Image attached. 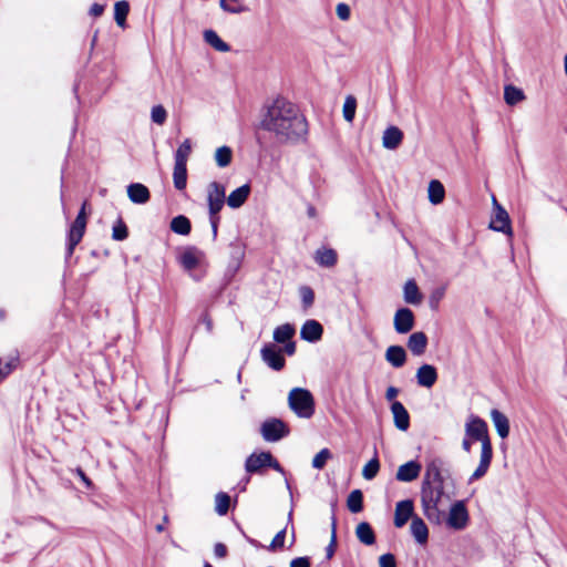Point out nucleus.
I'll return each mask as SVG.
<instances>
[{
  "label": "nucleus",
  "instance_id": "44",
  "mask_svg": "<svg viewBox=\"0 0 567 567\" xmlns=\"http://www.w3.org/2000/svg\"><path fill=\"white\" fill-rule=\"evenodd\" d=\"M380 470V463H379V460L377 457H373L372 460H370L364 466H363V470H362V476L368 480V481H371L373 480L378 472Z\"/></svg>",
  "mask_w": 567,
  "mask_h": 567
},
{
  "label": "nucleus",
  "instance_id": "52",
  "mask_svg": "<svg viewBox=\"0 0 567 567\" xmlns=\"http://www.w3.org/2000/svg\"><path fill=\"white\" fill-rule=\"evenodd\" d=\"M379 565L380 567H396L395 557L390 553L383 554L379 558Z\"/></svg>",
  "mask_w": 567,
  "mask_h": 567
},
{
  "label": "nucleus",
  "instance_id": "59",
  "mask_svg": "<svg viewBox=\"0 0 567 567\" xmlns=\"http://www.w3.org/2000/svg\"><path fill=\"white\" fill-rule=\"evenodd\" d=\"M200 320L205 324L207 332L210 333L213 331V320H212V318L207 313H204L202 316Z\"/></svg>",
  "mask_w": 567,
  "mask_h": 567
},
{
  "label": "nucleus",
  "instance_id": "33",
  "mask_svg": "<svg viewBox=\"0 0 567 567\" xmlns=\"http://www.w3.org/2000/svg\"><path fill=\"white\" fill-rule=\"evenodd\" d=\"M219 7L223 11L231 14H240L249 11V8L243 0H219Z\"/></svg>",
  "mask_w": 567,
  "mask_h": 567
},
{
  "label": "nucleus",
  "instance_id": "49",
  "mask_svg": "<svg viewBox=\"0 0 567 567\" xmlns=\"http://www.w3.org/2000/svg\"><path fill=\"white\" fill-rule=\"evenodd\" d=\"M152 121L158 125H163L167 118V112L162 105H155L151 112Z\"/></svg>",
  "mask_w": 567,
  "mask_h": 567
},
{
  "label": "nucleus",
  "instance_id": "36",
  "mask_svg": "<svg viewBox=\"0 0 567 567\" xmlns=\"http://www.w3.org/2000/svg\"><path fill=\"white\" fill-rule=\"evenodd\" d=\"M130 12V4L127 1L122 0L117 1L114 4V20L116 24L121 28H124L126 24V17Z\"/></svg>",
  "mask_w": 567,
  "mask_h": 567
},
{
  "label": "nucleus",
  "instance_id": "63",
  "mask_svg": "<svg viewBox=\"0 0 567 567\" xmlns=\"http://www.w3.org/2000/svg\"><path fill=\"white\" fill-rule=\"evenodd\" d=\"M308 215H309L310 217H315V215H316V209H315L312 206H310V207L308 208Z\"/></svg>",
  "mask_w": 567,
  "mask_h": 567
},
{
  "label": "nucleus",
  "instance_id": "43",
  "mask_svg": "<svg viewBox=\"0 0 567 567\" xmlns=\"http://www.w3.org/2000/svg\"><path fill=\"white\" fill-rule=\"evenodd\" d=\"M357 100L352 95H348L343 103V117L347 122H352L355 115Z\"/></svg>",
  "mask_w": 567,
  "mask_h": 567
},
{
  "label": "nucleus",
  "instance_id": "21",
  "mask_svg": "<svg viewBox=\"0 0 567 567\" xmlns=\"http://www.w3.org/2000/svg\"><path fill=\"white\" fill-rule=\"evenodd\" d=\"M403 140V132L396 126H389L383 132L382 145L386 150H395Z\"/></svg>",
  "mask_w": 567,
  "mask_h": 567
},
{
  "label": "nucleus",
  "instance_id": "58",
  "mask_svg": "<svg viewBox=\"0 0 567 567\" xmlns=\"http://www.w3.org/2000/svg\"><path fill=\"white\" fill-rule=\"evenodd\" d=\"M103 11L104 7L102 4L94 3L90 9V14L93 17H100L103 13Z\"/></svg>",
  "mask_w": 567,
  "mask_h": 567
},
{
  "label": "nucleus",
  "instance_id": "12",
  "mask_svg": "<svg viewBox=\"0 0 567 567\" xmlns=\"http://www.w3.org/2000/svg\"><path fill=\"white\" fill-rule=\"evenodd\" d=\"M414 504L412 499L400 501L395 504L393 524L396 528H402L409 519L414 517Z\"/></svg>",
  "mask_w": 567,
  "mask_h": 567
},
{
  "label": "nucleus",
  "instance_id": "46",
  "mask_svg": "<svg viewBox=\"0 0 567 567\" xmlns=\"http://www.w3.org/2000/svg\"><path fill=\"white\" fill-rule=\"evenodd\" d=\"M329 458H331V452L328 449H322L312 458V467L322 470Z\"/></svg>",
  "mask_w": 567,
  "mask_h": 567
},
{
  "label": "nucleus",
  "instance_id": "17",
  "mask_svg": "<svg viewBox=\"0 0 567 567\" xmlns=\"http://www.w3.org/2000/svg\"><path fill=\"white\" fill-rule=\"evenodd\" d=\"M323 328L321 323L317 320L309 319L307 320L300 330L301 339L308 342H317L322 338Z\"/></svg>",
  "mask_w": 567,
  "mask_h": 567
},
{
  "label": "nucleus",
  "instance_id": "5",
  "mask_svg": "<svg viewBox=\"0 0 567 567\" xmlns=\"http://www.w3.org/2000/svg\"><path fill=\"white\" fill-rule=\"evenodd\" d=\"M288 405L301 419H310L315 413V400L311 392L303 388H293L288 394Z\"/></svg>",
  "mask_w": 567,
  "mask_h": 567
},
{
  "label": "nucleus",
  "instance_id": "37",
  "mask_svg": "<svg viewBox=\"0 0 567 567\" xmlns=\"http://www.w3.org/2000/svg\"><path fill=\"white\" fill-rule=\"evenodd\" d=\"M233 159V151L229 146H220L215 152V162L218 167L224 168L230 165Z\"/></svg>",
  "mask_w": 567,
  "mask_h": 567
},
{
  "label": "nucleus",
  "instance_id": "26",
  "mask_svg": "<svg viewBox=\"0 0 567 567\" xmlns=\"http://www.w3.org/2000/svg\"><path fill=\"white\" fill-rule=\"evenodd\" d=\"M403 298L409 305H420L423 300V296L419 290L416 282L410 279L403 287Z\"/></svg>",
  "mask_w": 567,
  "mask_h": 567
},
{
  "label": "nucleus",
  "instance_id": "27",
  "mask_svg": "<svg viewBox=\"0 0 567 567\" xmlns=\"http://www.w3.org/2000/svg\"><path fill=\"white\" fill-rule=\"evenodd\" d=\"M491 419L494 423V426L497 431V434L505 439L509 434V421L505 414H503L501 411L493 409L491 411Z\"/></svg>",
  "mask_w": 567,
  "mask_h": 567
},
{
  "label": "nucleus",
  "instance_id": "48",
  "mask_svg": "<svg viewBox=\"0 0 567 567\" xmlns=\"http://www.w3.org/2000/svg\"><path fill=\"white\" fill-rule=\"evenodd\" d=\"M18 357H12L6 361L2 367V359L0 358V382L6 379L17 367Z\"/></svg>",
  "mask_w": 567,
  "mask_h": 567
},
{
  "label": "nucleus",
  "instance_id": "42",
  "mask_svg": "<svg viewBox=\"0 0 567 567\" xmlns=\"http://www.w3.org/2000/svg\"><path fill=\"white\" fill-rule=\"evenodd\" d=\"M337 547V519L336 516L331 517V537L328 546L326 547V558L329 560L333 557Z\"/></svg>",
  "mask_w": 567,
  "mask_h": 567
},
{
  "label": "nucleus",
  "instance_id": "61",
  "mask_svg": "<svg viewBox=\"0 0 567 567\" xmlns=\"http://www.w3.org/2000/svg\"><path fill=\"white\" fill-rule=\"evenodd\" d=\"M473 442H474V441H473L471 437H468V436H466V435H465V437H464V439H463V441H462V449H463L466 453H470V452H471V450H472V443H473Z\"/></svg>",
  "mask_w": 567,
  "mask_h": 567
},
{
  "label": "nucleus",
  "instance_id": "39",
  "mask_svg": "<svg viewBox=\"0 0 567 567\" xmlns=\"http://www.w3.org/2000/svg\"><path fill=\"white\" fill-rule=\"evenodd\" d=\"M525 99L524 92L514 86V85H506L504 89V100L508 105H515L519 102H522Z\"/></svg>",
  "mask_w": 567,
  "mask_h": 567
},
{
  "label": "nucleus",
  "instance_id": "3",
  "mask_svg": "<svg viewBox=\"0 0 567 567\" xmlns=\"http://www.w3.org/2000/svg\"><path fill=\"white\" fill-rule=\"evenodd\" d=\"M420 496L424 516L432 524H441L445 517V507L452 498L445 483L421 485Z\"/></svg>",
  "mask_w": 567,
  "mask_h": 567
},
{
  "label": "nucleus",
  "instance_id": "30",
  "mask_svg": "<svg viewBox=\"0 0 567 567\" xmlns=\"http://www.w3.org/2000/svg\"><path fill=\"white\" fill-rule=\"evenodd\" d=\"M355 535L358 539L367 546H371L375 543V534L371 525L367 522H361L357 525Z\"/></svg>",
  "mask_w": 567,
  "mask_h": 567
},
{
  "label": "nucleus",
  "instance_id": "56",
  "mask_svg": "<svg viewBox=\"0 0 567 567\" xmlns=\"http://www.w3.org/2000/svg\"><path fill=\"white\" fill-rule=\"evenodd\" d=\"M75 473L87 488H91L93 486L92 481L86 476V474L81 467H78L75 470Z\"/></svg>",
  "mask_w": 567,
  "mask_h": 567
},
{
  "label": "nucleus",
  "instance_id": "25",
  "mask_svg": "<svg viewBox=\"0 0 567 567\" xmlns=\"http://www.w3.org/2000/svg\"><path fill=\"white\" fill-rule=\"evenodd\" d=\"M385 360L394 368H401L406 361V352L401 346H390L385 351Z\"/></svg>",
  "mask_w": 567,
  "mask_h": 567
},
{
  "label": "nucleus",
  "instance_id": "15",
  "mask_svg": "<svg viewBox=\"0 0 567 567\" xmlns=\"http://www.w3.org/2000/svg\"><path fill=\"white\" fill-rule=\"evenodd\" d=\"M493 203L495 206V216L492 219L489 227L493 230L501 231L507 235L512 234L511 220L507 212L498 205L495 198H493Z\"/></svg>",
  "mask_w": 567,
  "mask_h": 567
},
{
  "label": "nucleus",
  "instance_id": "53",
  "mask_svg": "<svg viewBox=\"0 0 567 567\" xmlns=\"http://www.w3.org/2000/svg\"><path fill=\"white\" fill-rule=\"evenodd\" d=\"M337 16L340 20L347 21L350 18V7L346 3H339L336 8Z\"/></svg>",
  "mask_w": 567,
  "mask_h": 567
},
{
  "label": "nucleus",
  "instance_id": "54",
  "mask_svg": "<svg viewBox=\"0 0 567 567\" xmlns=\"http://www.w3.org/2000/svg\"><path fill=\"white\" fill-rule=\"evenodd\" d=\"M290 567H310L309 557H297L290 561Z\"/></svg>",
  "mask_w": 567,
  "mask_h": 567
},
{
  "label": "nucleus",
  "instance_id": "55",
  "mask_svg": "<svg viewBox=\"0 0 567 567\" xmlns=\"http://www.w3.org/2000/svg\"><path fill=\"white\" fill-rule=\"evenodd\" d=\"M214 554L218 558H224L227 555V547L223 543H217L214 546Z\"/></svg>",
  "mask_w": 567,
  "mask_h": 567
},
{
  "label": "nucleus",
  "instance_id": "19",
  "mask_svg": "<svg viewBox=\"0 0 567 567\" xmlns=\"http://www.w3.org/2000/svg\"><path fill=\"white\" fill-rule=\"evenodd\" d=\"M416 382L424 388H432L437 380V371L431 364H422L416 371Z\"/></svg>",
  "mask_w": 567,
  "mask_h": 567
},
{
  "label": "nucleus",
  "instance_id": "2",
  "mask_svg": "<svg viewBox=\"0 0 567 567\" xmlns=\"http://www.w3.org/2000/svg\"><path fill=\"white\" fill-rule=\"evenodd\" d=\"M465 435L473 441L481 442L480 464L468 477L467 483L472 484L486 475L493 458V447L488 435L487 423L476 415H470L465 423Z\"/></svg>",
  "mask_w": 567,
  "mask_h": 567
},
{
  "label": "nucleus",
  "instance_id": "14",
  "mask_svg": "<svg viewBox=\"0 0 567 567\" xmlns=\"http://www.w3.org/2000/svg\"><path fill=\"white\" fill-rule=\"evenodd\" d=\"M204 252L196 247H187L179 256L181 266L187 272L192 274L204 259Z\"/></svg>",
  "mask_w": 567,
  "mask_h": 567
},
{
  "label": "nucleus",
  "instance_id": "64",
  "mask_svg": "<svg viewBox=\"0 0 567 567\" xmlns=\"http://www.w3.org/2000/svg\"><path fill=\"white\" fill-rule=\"evenodd\" d=\"M565 73L567 74V54L565 56Z\"/></svg>",
  "mask_w": 567,
  "mask_h": 567
},
{
  "label": "nucleus",
  "instance_id": "1",
  "mask_svg": "<svg viewBox=\"0 0 567 567\" xmlns=\"http://www.w3.org/2000/svg\"><path fill=\"white\" fill-rule=\"evenodd\" d=\"M260 127L271 133L279 143H297L308 133V123L299 107L284 97L265 105Z\"/></svg>",
  "mask_w": 567,
  "mask_h": 567
},
{
  "label": "nucleus",
  "instance_id": "9",
  "mask_svg": "<svg viewBox=\"0 0 567 567\" xmlns=\"http://www.w3.org/2000/svg\"><path fill=\"white\" fill-rule=\"evenodd\" d=\"M444 461L441 457H431L426 461L425 473L421 485L445 483L443 476Z\"/></svg>",
  "mask_w": 567,
  "mask_h": 567
},
{
  "label": "nucleus",
  "instance_id": "47",
  "mask_svg": "<svg viewBox=\"0 0 567 567\" xmlns=\"http://www.w3.org/2000/svg\"><path fill=\"white\" fill-rule=\"evenodd\" d=\"M302 306L307 309L313 305L315 292L309 286H301L299 289Z\"/></svg>",
  "mask_w": 567,
  "mask_h": 567
},
{
  "label": "nucleus",
  "instance_id": "62",
  "mask_svg": "<svg viewBox=\"0 0 567 567\" xmlns=\"http://www.w3.org/2000/svg\"><path fill=\"white\" fill-rule=\"evenodd\" d=\"M164 528H165V527H164V523L157 524V525L155 526V529H156V532H158V533H162V532L164 530Z\"/></svg>",
  "mask_w": 567,
  "mask_h": 567
},
{
  "label": "nucleus",
  "instance_id": "51",
  "mask_svg": "<svg viewBox=\"0 0 567 567\" xmlns=\"http://www.w3.org/2000/svg\"><path fill=\"white\" fill-rule=\"evenodd\" d=\"M285 537H286V528H284V529L279 530V532L275 535V537H274L272 542H271V543H270V545L268 546V549H269V550H276V549H278V548L284 547V545H285Z\"/></svg>",
  "mask_w": 567,
  "mask_h": 567
},
{
  "label": "nucleus",
  "instance_id": "34",
  "mask_svg": "<svg viewBox=\"0 0 567 567\" xmlns=\"http://www.w3.org/2000/svg\"><path fill=\"white\" fill-rule=\"evenodd\" d=\"M295 332H296V330L292 324L285 323V324L278 326L274 330L272 337L276 342L286 343L292 339V337L295 336Z\"/></svg>",
  "mask_w": 567,
  "mask_h": 567
},
{
  "label": "nucleus",
  "instance_id": "40",
  "mask_svg": "<svg viewBox=\"0 0 567 567\" xmlns=\"http://www.w3.org/2000/svg\"><path fill=\"white\" fill-rule=\"evenodd\" d=\"M230 506V496L227 493L219 492L215 496V511L218 515H226Z\"/></svg>",
  "mask_w": 567,
  "mask_h": 567
},
{
  "label": "nucleus",
  "instance_id": "18",
  "mask_svg": "<svg viewBox=\"0 0 567 567\" xmlns=\"http://www.w3.org/2000/svg\"><path fill=\"white\" fill-rule=\"evenodd\" d=\"M391 412L395 427L400 431H406L410 427V415L404 405L400 401H394L391 404Z\"/></svg>",
  "mask_w": 567,
  "mask_h": 567
},
{
  "label": "nucleus",
  "instance_id": "45",
  "mask_svg": "<svg viewBox=\"0 0 567 567\" xmlns=\"http://www.w3.org/2000/svg\"><path fill=\"white\" fill-rule=\"evenodd\" d=\"M128 236V230H127V227L126 225L124 224V221L120 218L115 225L113 226V229H112V238L114 240H118V241H122L124 239H126Z\"/></svg>",
  "mask_w": 567,
  "mask_h": 567
},
{
  "label": "nucleus",
  "instance_id": "11",
  "mask_svg": "<svg viewBox=\"0 0 567 567\" xmlns=\"http://www.w3.org/2000/svg\"><path fill=\"white\" fill-rule=\"evenodd\" d=\"M86 227V215L78 214L68 235V257L72 256L76 245L82 240Z\"/></svg>",
  "mask_w": 567,
  "mask_h": 567
},
{
  "label": "nucleus",
  "instance_id": "57",
  "mask_svg": "<svg viewBox=\"0 0 567 567\" xmlns=\"http://www.w3.org/2000/svg\"><path fill=\"white\" fill-rule=\"evenodd\" d=\"M398 394H399V389H396L395 386H389L385 391V399L388 401L394 402V399L398 396Z\"/></svg>",
  "mask_w": 567,
  "mask_h": 567
},
{
  "label": "nucleus",
  "instance_id": "20",
  "mask_svg": "<svg viewBox=\"0 0 567 567\" xmlns=\"http://www.w3.org/2000/svg\"><path fill=\"white\" fill-rule=\"evenodd\" d=\"M250 190L251 188L249 184H245L234 189L226 198L227 205L233 209L241 207L248 199Z\"/></svg>",
  "mask_w": 567,
  "mask_h": 567
},
{
  "label": "nucleus",
  "instance_id": "41",
  "mask_svg": "<svg viewBox=\"0 0 567 567\" xmlns=\"http://www.w3.org/2000/svg\"><path fill=\"white\" fill-rule=\"evenodd\" d=\"M192 153L190 140L186 138L176 150L175 163L187 164V159Z\"/></svg>",
  "mask_w": 567,
  "mask_h": 567
},
{
  "label": "nucleus",
  "instance_id": "22",
  "mask_svg": "<svg viewBox=\"0 0 567 567\" xmlns=\"http://www.w3.org/2000/svg\"><path fill=\"white\" fill-rule=\"evenodd\" d=\"M127 196L134 204H145L150 200L148 188L141 183H133L127 186Z\"/></svg>",
  "mask_w": 567,
  "mask_h": 567
},
{
  "label": "nucleus",
  "instance_id": "35",
  "mask_svg": "<svg viewBox=\"0 0 567 567\" xmlns=\"http://www.w3.org/2000/svg\"><path fill=\"white\" fill-rule=\"evenodd\" d=\"M171 229L178 235H188L192 229L190 220L184 215H178L172 219Z\"/></svg>",
  "mask_w": 567,
  "mask_h": 567
},
{
  "label": "nucleus",
  "instance_id": "28",
  "mask_svg": "<svg viewBox=\"0 0 567 567\" xmlns=\"http://www.w3.org/2000/svg\"><path fill=\"white\" fill-rule=\"evenodd\" d=\"M204 41L209 44L212 48H214L218 52H229L230 45L226 43L224 40L220 39V37L217 34L216 31L209 29L205 30L203 33Z\"/></svg>",
  "mask_w": 567,
  "mask_h": 567
},
{
  "label": "nucleus",
  "instance_id": "32",
  "mask_svg": "<svg viewBox=\"0 0 567 567\" xmlns=\"http://www.w3.org/2000/svg\"><path fill=\"white\" fill-rule=\"evenodd\" d=\"M173 182H174V186L176 189L183 190L186 188V184H187L186 164L175 163L174 172H173Z\"/></svg>",
  "mask_w": 567,
  "mask_h": 567
},
{
  "label": "nucleus",
  "instance_id": "24",
  "mask_svg": "<svg viewBox=\"0 0 567 567\" xmlns=\"http://www.w3.org/2000/svg\"><path fill=\"white\" fill-rule=\"evenodd\" d=\"M427 346V337L424 332H413L408 340V348L414 355H422Z\"/></svg>",
  "mask_w": 567,
  "mask_h": 567
},
{
  "label": "nucleus",
  "instance_id": "23",
  "mask_svg": "<svg viewBox=\"0 0 567 567\" xmlns=\"http://www.w3.org/2000/svg\"><path fill=\"white\" fill-rule=\"evenodd\" d=\"M410 532L414 539L416 540V543H419L420 545L426 544L429 539V528L421 517H412Z\"/></svg>",
  "mask_w": 567,
  "mask_h": 567
},
{
  "label": "nucleus",
  "instance_id": "10",
  "mask_svg": "<svg viewBox=\"0 0 567 567\" xmlns=\"http://www.w3.org/2000/svg\"><path fill=\"white\" fill-rule=\"evenodd\" d=\"M260 355L262 361L272 370L280 371L285 368L286 360L282 350L274 343H266L260 350Z\"/></svg>",
  "mask_w": 567,
  "mask_h": 567
},
{
  "label": "nucleus",
  "instance_id": "16",
  "mask_svg": "<svg viewBox=\"0 0 567 567\" xmlns=\"http://www.w3.org/2000/svg\"><path fill=\"white\" fill-rule=\"evenodd\" d=\"M421 470L422 466L417 461H409L399 466L395 478L399 482H412L419 477Z\"/></svg>",
  "mask_w": 567,
  "mask_h": 567
},
{
  "label": "nucleus",
  "instance_id": "8",
  "mask_svg": "<svg viewBox=\"0 0 567 567\" xmlns=\"http://www.w3.org/2000/svg\"><path fill=\"white\" fill-rule=\"evenodd\" d=\"M272 467L277 471H281L280 464L274 458L271 453L261 452L259 454H251L247 457L245 468L248 473H257L262 467Z\"/></svg>",
  "mask_w": 567,
  "mask_h": 567
},
{
  "label": "nucleus",
  "instance_id": "13",
  "mask_svg": "<svg viewBox=\"0 0 567 567\" xmlns=\"http://www.w3.org/2000/svg\"><path fill=\"white\" fill-rule=\"evenodd\" d=\"M394 329L398 333L404 334L410 332L414 327V313L409 308H400L393 318Z\"/></svg>",
  "mask_w": 567,
  "mask_h": 567
},
{
  "label": "nucleus",
  "instance_id": "31",
  "mask_svg": "<svg viewBox=\"0 0 567 567\" xmlns=\"http://www.w3.org/2000/svg\"><path fill=\"white\" fill-rule=\"evenodd\" d=\"M427 193H429V200L433 205L441 204L443 202V199H444V196H445L444 186L437 179H432L430 182L429 188H427Z\"/></svg>",
  "mask_w": 567,
  "mask_h": 567
},
{
  "label": "nucleus",
  "instance_id": "29",
  "mask_svg": "<svg viewBox=\"0 0 567 567\" xmlns=\"http://www.w3.org/2000/svg\"><path fill=\"white\" fill-rule=\"evenodd\" d=\"M337 252L331 248H321L316 251L315 260L321 267H333L337 264Z\"/></svg>",
  "mask_w": 567,
  "mask_h": 567
},
{
  "label": "nucleus",
  "instance_id": "38",
  "mask_svg": "<svg viewBox=\"0 0 567 567\" xmlns=\"http://www.w3.org/2000/svg\"><path fill=\"white\" fill-rule=\"evenodd\" d=\"M347 506L351 513H360L363 509V494L360 489H353L349 494Z\"/></svg>",
  "mask_w": 567,
  "mask_h": 567
},
{
  "label": "nucleus",
  "instance_id": "60",
  "mask_svg": "<svg viewBox=\"0 0 567 567\" xmlns=\"http://www.w3.org/2000/svg\"><path fill=\"white\" fill-rule=\"evenodd\" d=\"M284 352L288 355H292L296 352V343L293 341H288L285 343Z\"/></svg>",
  "mask_w": 567,
  "mask_h": 567
},
{
  "label": "nucleus",
  "instance_id": "6",
  "mask_svg": "<svg viewBox=\"0 0 567 567\" xmlns=\"http://www.w3.org/2000/svg\"><path fill=\"white\" fill-rule=\"evenodd\" d=\"M445 522L446 525L454 530H463L466 528L470 522V515L465 501H456L450 506Z\"/></svg>",
  "mask_w": 567,
  "mask_h": 567
},
{
  "label": "nucleus",
  "instance_id": "50",
  "mask_svg": "<svg viewBox=\"0 0 567 567\" xmlns=\"http://www.w3.org/2000/svg\"><path fill=\"white\" fill-rule=\"evenodd\" d=\"M444 295H445V287H439L431 292L430 299H429L431 309L435 310L439 308V305H440L441 300L443 299Z\"/></svg>",
  "mask_w": 567,
  "mask_h": 567
},
{
  "label": "nucleus",
  "instance_id": "4",
  "mask_svg": "<svg viewBox=\"0 0 567 567\" xmlns=\"http://www.w3.org/2000/svg\"><path fill=\"white\" fill-rule=\"evenodd\" d=\"M225 200V186L218 182L209 183L207 186V206L214 239L217 237L218 225L220 221L219 213L224 207Z\"/></svg>",
  "mask_w": 567,
  "mask_h": 567
},
{
  "label": "nucleus",
  "instance_id": "7",
  "mask_svg": "<svg viewBox=\"0 0 567 567\" xmlns=\"http://www.w3.org/2000/svg\"><path fill=\"white\" fill-rule=\"evenodd\" d=\"M260 432L265 441L277 442L287 436L289 430L281 420L269 419L261 424Z\"/></svg>",
  "mask_w": 567,
  "mask_h": 567
}]
</instances>
